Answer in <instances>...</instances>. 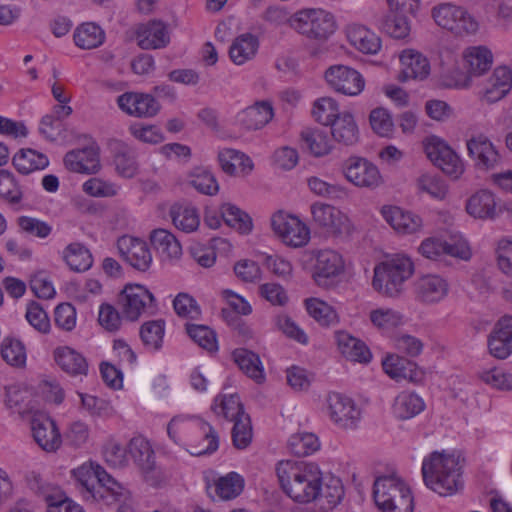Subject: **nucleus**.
Wrapping results in <instances>:
<instances>
[{
  "mask_svg": "<svg viewBox=\"0 0 512 512\" xmlns=\"http://www.w3.org/2000/svg\"><path fill=\"white\" fill-rule=\"evenodd\" d=\"M189 438L194 439L200 448H195L198 451H192L191 447H183L192 456H201L205 454L214 453L219 447V438L213 427L203 419L200 420V425L189 434Z\"/></svg>",
  "mask_w": 512,
  "mask_h": 512,
  "instance_id": "obj_33",
  "label": "nucleus"
},
{
  "mask_svg": "<svg viewBox=\"0 0 512 512\" xmlns=\"http://www.w3.org/2000/svg\"><path fill=\"white\" fill-rule=\"evenodd\" d=\"M30 288L35 296L40 299H53L56 295L51 276L45 270H38L31 275Z\"/></svg>",
  "mask_w": 512,
  "mask_h": 512,
  "instance_id": "obj_60",
  "label": "nucleus"
},
{
  "mask_svg": "<svg viewBox=\"0 0 512 512\" xmlns=\"http://www.w3.org/2000/svg\"><path fill=\"white\" fill-rule=\"evenodd\" d=\"M75 45L81 49L89 50L99 47L104 43L105 32L95 23H83L74 31Z\"/></svg>",
  "mask_w": 512,
  "mask_h": 512,
  "instance_id": "obj_44",
  "label": "nucleus"
},
{
  "mask_svg": "<svg viewBox=\"0 0 512 512\" xmlns=\"http://www.w3.org/2000/svg\"><path fill=\"white\" fill-rule=\"evenodd\" d=\"M285 375L287 384L296 392L308 391L314 380L313 373L298 365L288 367Z\"/></svg>",
  "mask_w": 512,
  "mask_h": 512,
  "instance_id": "obj_61",
  "label": "nucleus"
},
{
  "mask_svg": "<svg viewBox=\"0 0 512 512\" xmlns=\"http://www.w3.org/2000/svg\"><path fill=\"white\" fill-rule=\"evenodd\" d=\"M422 147L428 160H460L458 153L448 142L437 135L425 137Z\"/></svg>",
  "mask_w": 512,
  "mask_h": 512,
  "instance_id": "obj_49",
  "label": "nucleus"
},
{
  "mask_svg": "<svg viewBox=\"0 0 512 512\" xmlns=\"http://www.w3.org/2000/svg\"><path fill=\"white\" fill-rule=\"evenodd\" d=\"M417 253L426 260L440 262L445 257L444 237L442 235L425 237L418 245Z\"/></svg>",
  "mask_w": 512,
  "mask_h": 512,
  "instance_id": "obj_58",
  "label": "nucleus"
},
{
  "mask_svg": "<svg viewBox=\"0 0 512 512\" xmlns=\"http://www.w3.org/2000/svg\"><path fill=\"white\" fill-rule=\"evenodd\" d=\"M349 43L364 54H377L382 46L380 37L360 24H351L346 29Z\"/></svg>",
  "mask_w": 512,
  "mask_h": 512,
  "instance_id": "obj_28",
  "label": "nucleus"
},
{
  "mask_svg": "<svg viewBox=\"0 0 512 512\" xmlns=\"http://www.w3.org/2000/svg\"><path fill=\"white\" fill-rule=\"evenodd\" d=\"M274 322L277 329L281 331L283 334H285L287 337L297 341L300 344H308L307 334L287 314H278L275 317Z\"/></svg>",
  "mask_w": 512,
  "mask_h": 512,
  "instance_id": "obj_63",
  "label": "nucleus"
},
{
  "mask_svg": "<svg viewBox=\"0 0 512 512\" xmlns=\"http://www.w3.org/2000/svg\"><path fill=\"white\" fill-rule=\"evenodd\" d=\"M436 24L458 35L474 34L479 29L477 20L464 8L451 3H443L432 9Z\"/></svg>",
  "mask_w": 512,
  "mask_h": 512,
  "instance_id": "obj_11",
  "label": "nucleus"
},
{
  "mask_svg": "<svg viewBox=\"0 0 512 512\" xmlns=\"http://www.w3.org/2000/svg\"><path fill=\"white\" fill-rule=\"evenodd\" d=\"M310 273L313 282L321 288H328L343 277L347 270L344 255L331 247L309 251Z\"/></svg>",
  "mask_w": 512,
  "mask_h": 512,
  "instance_id": "obj_6",
  "label": "nucleus"
},
{
  "mask_svg": "<svg viewBox=\"0 0 512 512\" xmlns=\"http://www.w3.org/2000/svg\"><path fill=\"white\" fill-rule=\"evenodd\" d=\"M174 226L185 232L192 233L199 228L200 215L192 204L175 203L170 209Z\"/></svg>",
  "mask_w": 512,
  "mask_h": 512,
  "instance_id": "obj_37",
  "label": "nucleus"
},
{
  "mask_svg": "<svg viewBox=\"0 0 512 512\" xmlns=\"http://www.w3.org/2000/svg\"><path fill=\"white\" fill-rule=\"evenodd\" d=\"M150 242L164 262L177 261L182 256V246L175 235L166 229H155L150 234Z\"/></svg>",
  "mask_w": 512,
  "mask_h": 512,
  "instance_id": "obj_26",
  "label": "nucleus"
},
{
  "mask_svg": "<svg viewBox=\"0 0 512 512\" xmlns=\"http://www.w3.org/2000/svg\"><path fill=\"white\" fill-rule=\"evenodd\" d=\"M307 314L321 327H332L340 323V315L337 309L318 297H310L304 300Z\"/></svg>",
  "mask_w": 512,
  "mask_h": 512,
  "instance_id": "obj_30",
  "label": "nucleus"
},
{
  "mask_svg": "<svg viewBox=\"0 0 512 512\" xmlns=\"http://www.w3.org/2000/svg\"><path fill=\"white\" fill-rule=\"evenodd\" d=\"M70 136L67 143L74 147L66 153L64 160H98L100 147L91 135L71 130Z\"/></svg>",
  "mask_w": 512,
  "mask_h": 512,
  "instance_id": "obj_29",
  "label": "nucleus"
},
{
  "mask_svg": "<svg viewBox=\"0 0 512 512\" xmlns=\"http://www.w3.org/2000/svg\"><path fill=\"white\" fill-rule=\"evenodd\" d=\"M477 378L491 389L502 392L512 391V372L503 367L482 368L477 372Z\"/></svg>",
  "mask_w": 512,
  "mask_h": 512,
  "instance_id": "obj_43",
  "label": "nucleus"
},
{
  "mask_svg": "<svg viewBox=\"0 0 512 512\" xmlns=\"http://www.w3.org/2000/svg\"><path fill=\"white\" fill-rule=\"evenodd\" d=\"M219 212L229 228L244 236L252 233L254 224L251 216L238 206L229 202L223 203Z\"/></svg>",
  "mask_w": 512,
  "mask_h": 512,
  "instance_id": "obj_35",
  "label": "nucleus"
},
{
  "mask_svg": "<svg viewBox=\"0 0 512 512\" xmlns=\"http://www.w3.org/2000/svg\"><path fill=\"white\" fill-rule=\"evenodd\" d=\"M70 480L86 500L93 502L111 505L127 496V489L91 459L72 468Z\"/></svg>",
  "mask_w": 512,
  "mask_h": 512,
  "instance_id": "obj_3",
  "label": "nucleus"
},
{
  "mask_svg": "<svg viewBox=\"0 0 512 512\" xmlns=\"http://www.w3.org/2000/svg\"><path fill=\"white\" fill-rule=\"evenodd\" d=\"M512 88V70L507 66L495 68L484 92L487 102L494 103L505 97Z\"/></svg>",
  "mask_w": 512,
  "mask_h": 512,
  "instance_id": "obj_31",
  "label": "nucleus"
},
{
  "mask_svg": "<svg viewBox=\"0 0 512 512\" xmlns=\"http://www.w3.org/2000/svg\"><path fill=\"white\" fill-rule=\"evenodd\" d=\"M129 454L143 473L148 474L154 469L155 457L149 440L142 436L134 437L130 440Z\"/></svg>",
  "mask_w": 512,
  "mask_h": 512,
  "instance_id": "obj_39",
  "label": "nucleus"
},
{
  "mask_svg": "<svg viewBox=\"0 0 512 512\" xmlns=\"http://www.w3.org/2000/svg\"><path fill=\"white\" fill-rule=\"evenodd\" d=\"M333 138L346 145L354 144L359 137L358 126L350 113H343L331 124Z\"/></svg>",
  "mask_w": 512,
  "mask_h": 512,
  "instance_id": "obj_47",
  "label": "nucleus"
},
{
  "mask_svg": "<svg viewBox=\"0 0 512 512\" xmlns=\"http://www.w3.org/2000/svg\"><path fill=\"white\" fill-rule=\"evenodd\" d=\"M301 139L314 157H323L332 148L331 140L323 130L306 129L301 132Z\"/></svg>",
  "mask_w": 512,
  "mask_h": 512,
  "instance_id": "obj_52",
  "label": "nucleus"
},
{
  "mask_svg": "<svg viewBox=\"0 0 512 512\" xmlns=\"http://www.w3.org/2000/svg\"><path fill=\"white\" fill-rule=\"evenodd\" d=\"M273 235L285 246L303 248L311 239L309 226L296 214L287 210H277L270 216Z\"/></svg>",
  "mask_w": 512,
  "mask_h": 512,
  "instance_id": "obj_7",
  "label": "nucleus"
},
{
  "mask_svg": "<svg viewBox=\"0 0 512 512\" xmlns=\"http://www.w3.org/2000/svg\"><path fill=\"white\" fill-rule=\"evenodd\" d=\"M426 409L423 397L415 391L403 390L392 400L390 411L392 416L406 421L420 415Z\"/></svg>",
  "mask_w": 512,
  "mask_h": 512,
  "instance_id": "obj_20",
  "label": "nucleus"
},
{
  "mask_svg": "<svg viewBox=\"0 0 512 512\" xmlns=\"http://www.w3.org/2000/svg\"><path fill=\"white\" fill-rule=\"evenodd\" d=\"M310 214L313 225L330 236L350 235L354 231L348 214L331 204L317 201L311 204Z\"/></svg>",
  "mask_w": 512,
  "mask_h": 512,
  "instance_id": "obj_10",
  "label": "nucleus"
},
{
  "mask_svg": "<svg viewBox=\"0 0 512 512\" xmlns=\"http://www.w3.org/2000/svg\"><path fill=\"white\" fill-rule=\"evenodd\" d=\"M464 59L469 73L480 76L487 72L493 63V54L485 46H474L465 50Z\"/></svg>",
  "mask_w": 512,
  "mask_h": 512,
  "instance_id": "obj_46",
  "label": "nucleus"
},
{
  "mask_svg": "<svg viewBox=\"0 0 512 512\" xmlns=\"http://www.w3.org/2000/svg\"><path fill=\"white\" fill-rule=\"evenodd\" d=\"M117 249L121 258L140 272L148 271L153 263V257L147 243L138 237L121 236L117 240Z\"/></svg>",
  "mask_w": 512,
  "mask_h": 512,
  "instance_id": "obj_15",
  "label": "nucleus"
},
{
  "mask_svg": "<svg viewBox=\"0 0 512 512\" xmlns=\"http://www.w3.org/2000/svg\"><path fill=\"white\" fill-rule=\"evenodd\" d=\"M368 316L372 326L381 333H389L405 323V316L390 307L371 309Z\"/></svg>",
  "mask_w": 512,
  "mask_h": 512,
  "instance_id": "obj_36",
  "label": "nucleus"
},
{
  "mask_svg": "<svg viewBox=\"0 0 512 512\" xmlns=\"http://www.w3.org/2000/svg\"><path fill=\"white\" fill-rule=\"evenodd\" d=\"M448 279L438 273H426L419 276L414 284L417 302L425 306L438 305L445 301L450 293Z\"/></svg>",
  "mask_w": 512,
  "mask_h": 512,
  "instance_id": "obj_13",
  "label": "nucleus"
},
{
  "mask_svg": "<svg viewBox=\"0 0 512 512\" xmlns=\"http://www.w3.org/2000/svg\"><path fill=\"white\" fill-rule=\"evenodd\" d=\"M276 475L282 492L296 504L324 502L336 506L344 495L341 480L325 479L319 466L312 462L282 460L276 465Z\"/></svg>",
  "mask_w": 512,
  "mask_h": 512,
  "instance_id": "obj_1",
  "label": "nucleus"
},
{
  "mask_svg": "<svg viewBox=\"0 0 512 512\" xmlns=\"http://www.w3.org/2000/svg\"><path fill=\"white\" fill-rule=\"evenodd\" d=\"M3 360L13 367H24L27 361L26 349L23 343L15 338L6 337L0 345Z\"/></svg>",
  "mask_w": 512,
  "mask_h": 512,
  "instance_id": "obj_53",
  "label": "nucleus"
},
{
  "mask_svg": "<svg viewBox=\"0 0 512 512\" xmlns=\"http://www.w3.org/2000/svg\"><path fill=\"white\" fill-rule=\"evenodd\" d=\"M382 29L395 39H405L410 34L411 26L405 12H392L390 9L385 16Z\"/></svg>",
  "mask_w": 512,
  "mask_h": 512,
  "instance_id": "obj_55",
  "label": "nucleus"
},
{
  "mask_svg": "<svg viewBox=\"0 0 512 512\" xmlns=\"http://www.w3.org/2000/svg\"><path fill=\"white\" fill-rule=\"evenodd\" d=\"M234 360L238 367L257 383L265 380V371L259 356L246 349H238L234 352Z\"/></svg>",
  "mask_w": 512,
  "mask_h": 512,
  "instance_id": "obj_45",
  "label": "nucleus"
},
{
  "mask_svg": "<svg viewBox=\"0 0 512 512\" xmlns=\"http://www.w3.org/2000/svg\"><path fill=\"white\" fill-rule=\"evenodd\" d=\"M379 213L385 223L399 236H417L424 230V219L412 210L385 204L380 207Z\"/></svg>",
  "mask_w": 512,
  "mask_h": 512,
  "instance_id": "obj_12",
  "label": "nucleus"
},
{
  "mask_svg": "<svg viewBox=\"0 0 512 512\" xmlns=\"http://www.w3.org/2000/svg\"><path fill=\"white\" fill-rule=\"evenodd\" d=\"M402 75L405 80H423L430 74V63L420 52L413 49L403 50L400 54Z\"/></svg>",
  "mask_w": 512,
  "mask_h": 512,
  "instance_id": "obj_32",
  "label": "nucleus"
},
{
  "mask_svg": "<svg viewBox=\"0 0 512 512\" xmlns=\"http://www.w3.org/2000/svg\"><path fill=\"white\" fill-rule=\"evenodd\" d=\"M344 172L347 180L360 188H376L383 178L374 162H349Z\"/></svg>",
  "mask_w": 512,
  "mask_h": 512,
  "instance_id": "obj_24",
  "label": "nucleus"
},
{
  "mask_svg": "<svg viewBox=\"0 0 512 512\" xmlns=\"http://www.w3.org/2000/svg\"><path fill=\"white\" fill-rule=\"evenodd\" d=\"M373 497L382 512H413L414 496L410 485L395 475L378 477L374 482Z\"/></svg>",
  "mask_w": 512,
  "mask_h": 512,
  "instance_id": "obj_5",
  "label": "nucleus"
},
{
  "mask_svg": "<svg viewBox=\"0 0 512 512\" xmlns=\"http://www.w3.org/2000/svg\"><path fill=\"white\" fill-rule=\"evenodd\" d=\"M291 27L309 39L326 40L336 30L334 16L323 9H303L290 19Z\"/></svg>",
  "mask_w": 512,
  "mask_h": 512,
  "instance_id": "obj_9",
  "label": "nucleus"
},
{
  "mask_svg": "<svg viewBox=\"0 0 512 512\" xmlns=\"http://www.w3.org/2000/svg\"><path fill=\"white\" fill-rule=\"evenodd\" d=\"M201 418L189 415H177L173 417L167 425V434L171 441L176 445L183 447H191L192 451H197L195 448H200L194 439L189 438V434L194 432L198 425H200Z\"/></svg>",
  "mask_w": 512,
  "mask_h": 512,
  "instance_id": "obj_21",
  "label": "nucleus"
},
{
  "mask_svg": "<svg viewBox=\"0 0 512 512\" xmlns=\"http://www.w3.org/2000/svg\"><path fill=\"white\" fill-rule=\"evenodd\" d=\"M334 339L338 352L346 360L361 364H367L372 360L369 347L349 332L337 330L334 333Z\"/></svg>",
  "mask_w": 512,
  "mask_h": 512,
  "instance_id": "obj_18",
  "label": "nucleus"
},
{
  "mask_svg": "<svg viewBox=\"0 0 512 512\" xmlns=\"http://www.w3.org/2000/svg\"><path fill=\"white\" fill-rule=\"evenodd\" d=\"M154 302L153 293L145 285L138 283H127L119 295L122 312L131 321L137 320Z\"/></svg>",
  "mask_w": 512,
  "mask_h": 512,
  "instance_id": "obj_14",
  "label": "nucleus"
},
{
  "mask_svg": "<svg viewBox=\"0 0 512 512\" xmlns=\"http://www.w3.org/2000/svg\"><path fill=\"white\" fill-rule=\"evenodd\" d=\"M117 103L122 111L135 117H152L160 108L153 96L143 93L126 92L118 97Z\"/></svg>",
  "mask_w": 512,
  "mask_h": 512,
  "instance_id": "obj_19",
  "label": "nucleus"
},
{
  "mask_svg": "<svg viewBox=\"0 0 512 512\" xmlns=\"http://www.w3.org/2000/svg\"><path fill=\"white\" fill-rule=\"evenodd\" d=\"M138 45L145 50L160 49L169 43L166 26L160 21H150L138 26L136 30Z\"/></svg>",
  "mask_w": 512,
  "mask_h": 512,
  "instance_id": "obj_27",
  "label": "nucleus"
},
{
  "mask_svg": "<svg viewBox=\"0 0 512 512\" xmlns=\"http://www.w3.org/2000/svg\"><path fill=\"white\" fill-rule=\"evenodd\" d=\"M258 48V39L254 35L246 33L238 36L233 41L229 55L235 64L242 65L255 57Z\"/></svg>",
  "mask_w": 512,
  "mask_h": 512,
  "instance_id": "obj_42",
  "label": "nucleus"
},
{
  "mask_svg": "<svg viewBox=\"0 0 512 512\" xmlns=\"http://www.w3.org/2000/svg\"><path fill=\"white\" fill-rule=\"evenodd\" d=\"M244 486V478L234 471L216 477L211 485L217 497L226 501L238 497L242 493Z\"/></svg>",
  "mask_w": 512,
  "mask_h": 512,
  "instance_id": "obj_38",
  "label": "nucleus"
},
{
  "mask_svg": "<svg viewBox=\"0 0 512 512\" xmlns=\"http://www.w3.org/2000/svg\"><path fill=\"white\" fill-rule=\"evenodd\" d=\"M288 449L296 456H308L320 449L317 435L311 432H298L288 439Z\"/></svg>",
  "mask_w": 512,
  "mask_h": 512,
  "instance_id": "obj_51",
  "label": "nucleus"
},
{
  "mask_svg": "<svg viewBox=\"0 0 512 512\" xmlns=\"http://www.w3.org/2000/svg\"><path fill=\"white\" fill-rule=\"evenodd\" d=\"M35 442L46 452L57 451L62 444L60 431L51 418H35L31 424Z\"/></svg>",
  "mask_w": 512,
  "mask_h": 512,
  "instance_id": "obj_23",
  "label": "nucleus"
},
{
  "mask_svg": "<svg viewBox=\"0 0 512 512\" xmlns=\"http://www.w3.org/2000/svg\"><path fill=\"white\" fill-rule=\"evenodd\" d=\"M465 210L477 220H495L500 216L498 199L489 189H479L471 194L466 200Z\"/></svg>",
  "mask_w": 512,
  "mask_h": 512,
  "instance_id": "obj_17",
  "label": "nucleus"
},
{
  "mask_svg": "<svg viewBox=\"0 0 512 512\" xmlns=\"http://www.w3.org/2000/svg\"><path fill=\"white\" fill-rule=\"evenodd\" d=\"M312 115L320 124L331 125L340 116L338 104L331 97H322L315 101Z\"/></svg>",
  "mask_w": 512,
  "mask_h": 512,
  "instance_id": "obj_59",
  "label": "nucleus"
},
{
  "mask_svg": "<svg viewBox=\"0 0 512 512\" xmlns=\"http://www.w3.org/2000/svg\"><path fill=\"white\" fill-rule=\"evenodd\" d=\"M328 85L338 93L357 96L365 86L363 76L355 69L345 65H334L325 72Z\"/></svg>",
  "mask_w": 512,
  "mask_h": 512,
  "instance_id": "obj_16",
  "label": "nucleus"
},
{
  "mask_svg": "<svg viewBox=\"0 0 512 512\" xmlns=\"http://www.w3.org/2000/svg\"><path fill=\"white\" fill-rule=\"evenodd\" d=\"M165 335V322L161 319L146 321L140 328V337L149 350H158L162 347Z\"/></svg>",
  "mask_w": 512,
  "mask_h": 512,
  "instance_id": "obj_54",
  "label": "nucleus"
},
{
  "mask_svg": "<svg viewBox=\"0 0 512 512\" xmlns=\"http://www.w3.org/2000/svg\"><path fill=\"white\" fill-rule=\"evenodd\" d=\"M61 259L74 272L87 271L93 264L91 252L80 242H72L66 245L61 252Z\"/></svg>",
  "mask_w": 512,
  "mask_h": 512,
  "instance_id": "obj_34",
  "label": "nucleus"
},
{
  "mask_svg": "<svg viewBox=\"0 0 512 512\" xmlns=\"http://www.w3.org/2000/svg\"><path fill=\"white\" fill-rule=\"evenodd\" d=\"M258 292L272 306L283 307L289 301L286 289L277 282H266L259 285Z\"/></svg>",
  "mask_w": 512,
  "mask_h": 512,
  "instance_id": "obj_64",
  "label": "nucleus"
},
{
  "mask_svg": "<svg viewBox=\"0 0 512 512\" xmlns=\"http://www.w3.org/2000/svg\"><path fill=\"white\" fill-rule=\"evenodd\" d=\"M187 332L190 338L201 348L215 352L218 349L216 335L213 330L204 325L191 324L187 326Z\"/></svg>",
  "mask_w": 512,
  "mask_h": 512,
  "instance_id": "obj_62",
  "label": "nucleus"
},
{
  "mask_svg": "<svg viewBox=\"0 0 512 512\" xmlns=\"http://www.w3.org/2000/svg\"><path fill=\"white\" fill-rule=\"evenodd\" d=\"M77 396L81 409L93 417L108 420L117 415V411L112 403L106 399L80 391H77Z\"/></svg>",
  "mask_w": 512,
  "mask_h": 512,
  "instance_id": "obj_41",
  "label": "nucleus"
},
{
  "mask_svg": "<svg viewBox=\"0 0 512 512\" xmlns=\"http://www.w3.org/2000/svg\"><path fill=\"white\" fill-rule=\"evenodd\" d=\"M445 256L468 262L473 257V248L469 239L459 230H451L444 237Z\"/></svg>",
  "mask_w": 512,
  "mask_h": 512,
  "instance_id": "obj_40",
  "label": "nucleus"
},
{
  "mask_svg": "<svg viewBox=\"0 0 512 512\" xmlns=\"http://www.w3.org/2000/svg\"><path fill=\"white\" fill-rule=\"evenodd\" d=\"M274 111L270 102L260 101L237 114V123L246 130H258L273 118Z\"/></svg>",
  "mask_w": 512,
  "mask_h": 512,
  "instance_id": "obj_25",
  "label": "nucleus"
},
{
  "mask_svg": "<svg viewBox=\"0 0 512 512\" xmlns=\"http://www.w3.org/2000/svg\"><path fill=\"white\" fill-rule=\"evenodd\" d=\"M468 156L474 160H497L498 148L484 134L472 136L466 141Z\"/></svg>",
  "mask_w": 512,
  "mask_h": 512,
  "instance_id": "obj_48",
  "label": "nucleus"
},
{
  "mask_svg": "<svg viewBox=\"0 0 512 512\" xmlns=\"http://www.w3.org/2000/svg\"><path fill=\"white\" fill-rule=\"evenodd\" d=\"M323 412L340 430L354 431L362 420V409L356 401L343 393L332 391L324 399Z\"/></svg>",
  "mask_w": 512,
  "mask_h": 512,
  "instance_id": "obj_8",
  "label": "nucleus"
},
{
  "mask_svg": "<svg viewBox=\"0 0 512 512\" xmlns=\"http://www.w3.org/2000/svg\"><path fill=\"white\" fill-rule=\"evenodd\" d=\"M464 459L454 450H436L423 457L421 473L425 486L447 497L457 494L464 486Z\"/></svg>",
  "mask_w": 512,
  "mask_h": 512,
  "instance_id": "obj_2",
  "label": "nucleus"
},
{
  "mask_svg": "<svg viewBox=\"0 0 512 512\" xmlns=\"http://www.w3.org/2000/svg\"><path fill=\"white\" fill-rule=\"evenodd\" d=\"M44 499L47 512H85L79 503L61 490L46 494Z\"/></svg>",
  "mask_w": 512,
  "mask_h": 512,
  "instance_id": "obj_57",
  "label": "nucleus"
},
{
  "mask_svg": "<svg viewBox=\"0 0 512 512\" xmlns=\"http://www.w3.org/2000/svg\"><path fill=\"white\" fill-rule=\"evenodd\" d=\"M213 412L229 421H235L239 417L247 415L240 402V398L236 394H222L215 398L212 405Z\"/></svg>",
  "mask_w": 512,
  "mask_h": 512,
  "instance_id": "obj_50",
  "label": "nucleus"
},
{
  "mask_svg": "<svg viewBox=\"0 0 512 512\" xmlns=\"http://www.w3.org/2000/svg\"><path fill=\"white\" fill-rule=\"evenodd\" d=\"M414 273L415 263L410 255L405 252L387 254L373 267L371 287L384 298L396 299Z\"/></svg>",
  "mask_w": 512,
  "mask_h": 512,
  "instance_id": "obj_4",
  "label": "nucleus"
},
{
  "mask_svg": "<svg viewBox=\"0 0 512 512\" xmlns=\"http://www.w3.org/2000/svg\"><path fill=\"white\" fill-rule=\"evenodd\" d=\"M57 366L71 377L87 376L89 364L87 359L79 351L69 347L60 346L53 352Z\"/></svg>",
  "mask_w": 512,
  "mask_h": 512,
  "instance_id": "obj_22",
  "label": "nucleus"
},
{
  "mask_svg": "<svg viewBox=\"0 0 512 512\" xmlns=\"http://www.w3.org/2000/svg\"><path fill=\"white\" fill-rule=\"evenodd\" d=\"M417 188L420 193L438 201L444 200L448 194L447 184L438 176L429 173L422 174L417 179Z\"/></svg>",
  "mask_w": 512,
  "mask_h": 512,
  "instance_id": "obj_56",
  "label": "nucleus"
}]
</instances>
